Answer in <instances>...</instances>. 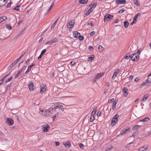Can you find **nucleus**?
I'll list each match as a JSON object with an SVG mask.
<instances>
[{"mask_svg":"<svg viewBox=\"0 0 151 151\" xmlns=\"http://www.w3.org/2000/svg\"><path fill=\"white\" fill-rule=\"evenodd\" d=\"M50 108L48 110H40V114L42 115L45 116H50V114H51V112L52 110V109L50 110Z\"/></svg>","mask_w":151,"mask_h":151,"instance_id":"f257e3e1","label":"nucleus"},{"mask_svg":"<svg viewBox=\"0 0 151 151\" xmlns=\"http://www.w3.org/2000/svg\"><path fill=\"white\" fill-rule=\"evenodd\" d=\"M129 57H131V60L133 61H137L139 58V56L137 53H133L130 55Z\"/></svg>","mask_w":151,"mask_h":151,"instance_id":"f03ea898","label":"nucleus"},{"mask_svg":"<svg viewBox=\"0 0 151 151\" xmlns=\"http://www.w3.org/2000/svg\"><path fill=\"white\" fill-rule=\"evenodd\" d=\"M114 17V16L110 15L109 14H107L104 17V21L106 22L109 21L110 19H112Z\"/></svg>","mask_w":151,"mask_h":151,"instance_id":"7ed1b4c3","label":"nucleus"},{"mask_svg":"<svg viewBox=\"0 0 151 151\" xmlns=\"http://www.w3.org/2000/svg\"><path fill=\"white\" fill-rule=\"evenodd\" d=\"M104 74V73H98L93 79V82H96L97 80L101 78Z\"/></svg>","mask_w":151,"mask_h":151,"instance_id":"20e7f679","label":"nucleus"},{"mask_svg":"<svg viewBox=\"0 0 151 151\" xmlns=\"http://www.w3.org/2000/svg\"><path fill=\"white\" fill-rule=\"evenodd\" d=\"M74 23L75 22L73 20H70L69 23L67 24V26L68 27L72 28L74 26Z\"/></svg>","mask_w":151,"mask_h":151,"instance_id":"39448f33","label":"nucleus"},{"mask_svg":"<svg viewBox=\"0 0 151 151\" xmlns=\"http://www.w3.org/2000/svg\"><path fill=\"white\" fill-rule=\"evenodd\" d=\"M60 105H61L59 104H53L50 107V109H52V110L53 109L55 110L57 109L60 106Z\"/></svg>","mask_w":151,"mask_h":151,"instance_id":"423d86ee","label":"nucleus"},{"mask_svg":"<svg viewBox=\"0 0 151 151\" xmlns=\"http://www.w3.org/2000/svg\"><path fill=\"white\" fill-rule=\"evenodd\" d=\"M122 91L123 92V95L125 97H126L128 94V89L126 87H124L122 88Z\"/></svg>","mask_w":151,"mask_h":151,"instance_id":"0eeeda50","label":"nucleus"},{"mask_svg":"<svg viewBox=\"0 0 151 151\" xmlns=\"http://www.w3.org/2000/svg\"><path fill=\"white\" fill-rule=\"evenodd\" d=\"M43 127V131L44 132H47L49 130L50 127L47 124H45L42 126Z\"/></svg>","mask_w":151,"mask_h":151,"instance_id":"6e6552de","label":"nucleus"},{"mask_svg":"<svg viewBox=\"0 0 151 151\" xmlns=\"http://www.w3.org/2000/svg\"><path fill=\"white\" fill-rule=\"evenodd\" d=\"M130 129L129 127H128V128L127 129L125 128L122 129V130H121L119 135H124L126 133L127 131H129Z\"/></svg>","mask_w":151,"mask_h":151,"instance_id":"1a4fd4ad","label":"nucleus"},{"mask_svg":"<svg viewBox=\"0 0 151 151\" xmlns=\"http://www.w3.org/2000/svg\"><path fill=\"white\" fill-rule=\"evenodd\" d=\"M46 86L45 85L41 86L40 93H43L44 92L46 91Z\"/></svg>","mask_w":151,"mask_h":151,"instance_id":"9d476101","label":"nucleus"},{"mask_svg":"<svg viewBox=\"0 0 151 151\" xmlns=\"http://www.w3.org/2000/svg\"><path fill=\"white\" fill-rule=\"evenodd\" d=\"M120 70L119 69L116 70L114 73L112 77V79H114L116 77L117 75L119 73Z\"/></svg>","mask_w":151,"mask_h":151,"instance_id":"9b49d317","label":"nucleus"},{"mask_svg":"<svg viewBox=\"0 0 151 151\" xmlns=\"http://www.w3.org/2000/svg\"><path fill=\"white\" fill-rule=\"evenodd\" d=\"M116 3L118 4H122L126 3V0H116Z\"/></svg>","mask_w":151,"mask_h":151,"instance_id":"f8f14e48","label":"nucleus"},{"mask_svg":"<svg viewBox=\"0 0 151 151\" xmlns=\"http://www.w3.org/2000/svg\"><path fill=\"white\" fill-rule=\"evenodd\" d=\"M63 144L65 146V147L68 148L70 147L71 145L70 142L68 140L65 143H63Z\"/></svg>","mask_w":151,"mask_h":151,"instance_id":"ddd939ff","label":"nucleus"},{"mask_svg":"<svg viewBox=\"0 0 151 151\" xmlns=\"http://www.w3.org/2000/svg\"><path fill=\"white\" fill-rule=\"evenodd\" d=\"M80 36V34L77 31H74L73 32V36L76 38H78Z\"/></svg>","mask_w":151,"mask_h":151,"instance_id":"4468645a","label":"nucleus"},{"mask_svg":"<svg viewBox=\"0 0 151 151\" xmlns=\"http://www.w3.org/2000/svg\"><path fill=\"white\" fill-rule=\"evenodd\" d=\"M34 84L32 82L30 83L29 84V88L30 91H33L34 90Z\"/></svg>","mask_w":151,"mask_h":151,"instance_id":"2eb2a0df","label":"nucleus"},{"mask_svg":"<svg viewBox=\"0 0 151 151\" xmlns=\"http://www.w3.org/2000/svg\"><path fill=\"white\" fill-rule=\"evenodd\" d=\"M7 2V0H0V6H2Z\"/></svg>","mask_w":151,"mask_h":151,"instance_id":"dca6fc26","label":"nucleus"},{"mask_svg":"<svg viewBox=\"0 0 151 151\" xmlns=\"http://www.w3.org/2000/svg\"><path fill=\"white\" fill-rule=\"evenodd\" d=\"M88 1V0H78V2L82 4L87 3Z\"/></svg>","mask_w":151,"mask_h":151,"instance_id":"f3484780","label":"nucleus"},{"mask_svg":"<svg viewBox=\"0 0 151 151\" xmlns=\"http://www.w3.org/2000/svg\"><path fill=\"white\" fill-rule=\"evenodd\" d=\"M97 5V3H95L93 4H90L89 6L91 7L90 8H92V9H93V8L94 7H95Z\"/></svg>","mask_w":151,"mask_h":151,"instance_id":"a211bd4d","label":"nucleus"},{"mask_svg":"<svg viewBox=\"0 0 151 151\" xmlns=\"http://www.w3.org/2000/svg\"><path fill=\"white\" fill-rule=\"evenodd\" d=\"M93 10V9H92V8H90L88 11L86 13V14L87 16L89 15Z\"/></svg>","mask_w":151,"mask_h":151,"instance_id":"6ab92c4d","label":"nucleus"},{"mask_svg":"<svg viewBox=\"0 0 151 151\" xmlns=\"http://www.w3.org/2000/svg\"><path fill=\"white\" fill-rule=\"evenodd\" d=\"M117 103V101H114L113 102V105L112 106V109L113 110L115 109L116 107V104Z\"/></svg>","mask_w":151,"mask_h":151,"instance_id":"aec40b11","label":"nucleus"},{"mask_svg":"<svg viewBox=\"0 0 151 151\" xmlns=\"http://www.w3.org/2000/svg\"><path fill=\"white\" fill-rule=\"evenodd\" d=\"M141 14L140 13H138L136 14L135 15L134 17L133 20L136 21L138 17L139 16H140Z\"/></svg>","mask_w":151,"mask_h":151,"instance_id":"412c9836","label":"nucleus"},{"mask_svg":"<svg viewBox=\"0 0 151 151\" xmlns=\"http://www.w3.org/2000/svg\"><path fill=\"white\" fill-rule=\"evenodd\" d=\"M139 126H140L138 125H135V126L133 127L132 130L134 131L137 130L139 128Z\"/></svg>","mask_w":151,"mask_h":151,"instance_id":"4be33fe9","label":"nucleus"},{"mask_svg":"<svg viewBox=\"0 0 151 151\" xmlns=\"http://www.w3.org/2000/svg\"><path fill=\"white\" fill-rule=\"evenodd\" d=\"M148 98V96L145 95L143 97V99L141 100V102H144Z\"/></svg>","mask_w":151,"mask_h":151,"instance_id":"5701e85b","label":"nucleus"},{"mask_svg":"<svg viewBox=\"0 0 151 151\" xmlns=\"http://www.w3.org/2000/svg\"><path fill=\"white\" fill-rule=\"evenodd\" d=\"M6 19V17L5 16H4L0 18V23L2 22L4 20Z\"/></svg>","mask_w":151,"mask_h":151,"instance_id":"b1692460","label":"nucleus"},{"mask_svg":"<svg viewBox=\"0 0 151 151\" xmlns=\"http://www.w3.org/2000/svg\"><path fill=\"white\" fill-rule=\"evenodd\" d=\"M129 23L127 21H125L124 22V26L125 28H127L129 25Z\"/></svg>","mask_w":151,"mask_h":151,"instance_id":"393cba45","label":"nucleus"},{"mask_svg":"<svg viewBox=\"0 0 151 151\" xmlns=\"http://www.w3.org/2000/svg\"><path fill=\"white\" fill-rule=\"evenodd\" d=\"M150 120V119L148 117H146L144 119L141 120L140 122H147Z\"/></svg>","mask_w":151,"mask_h":151,"instance_id":"a878e982","label":"nucleus"},{"mask_svg":"<svg viewBox=\"0 0 151 151\" xmlns=\"http://www.w3.org/2000/svg\"><path fill=\"white\" fill-rule=\"evenodd\" d=\"M58 19H59V18H58V19L52 24V25L51 26V29H54V27H55V25Z\"/></svg>","mask_w":151,"mask_h":151,"instance_id":"bb28decb","label":"nucleus"},{"mask_svg":"<svg viewBox=\"0 0 151 151\" xmlns=\"http://www.w3.org/2000/svg\"><path fill=\"white\" fill-rule=\"evenodd\" d=\"M144 148V147L143 146L142 147L139 148L137 151H147V147H146L144 148V150H143V148Z\"/></svg>","mask_w":151,"mask_h":151,"instance_id":"cd10ccee","label":"nucleus"},{"mask_svg":"<svg viewBox=\"0 0 151 151\" xmlns=\"http://www.w3.org/2000/svg\"><path fill=\"white\" fill-rule=\"evenodd\" d=\"M20 7V5H18L17 6L15 7L14 8H13L12 9V10H15L16 11H19L20 9H19V8Z\"/></svg>","mask_w":151,"mask_h":151,"instance_id":"c85d7f7f","label":"nucleus"},{"mask_svg":"<svg viewBox=\"0 0 151 151\" xmlns=\"http://www.w3.org/2000/svg\"><path fill=\"white\" fill-rule=\"evenodd\" d=\"M136 47V45L134 44H132L131 46H130V48L131 50L133 51H134L135 50V49H134V47Z\"/></svg>","mask_w":151,"mask_h":151,"instance_id":"c756f323","label":"nucleus"},{"mask_svg":"<svg viewBox=\"0 0 151 151\" xmlns=\"http://www.w3.org/2000/svg\"><path fill=\"white\" fill-rule=\"evenodd\" d=\"M92 56H93V57L91 56V57H89L88 58V61H92L93 60H94V56L93 55H92Z\"/></svg>","mask_w":151,"mask_h":151,"instance_id":"7c9ffc66","label":"nucleus"},{"mask_svg":"<svg viewBox=\"0 0 151 151\" xmlns=\"http://www.w3.org/2000/svg\"><path fill=\"white\" fill-rule=\"evenodd\" d=\"M9 74L7 75L6 76H5L0 81V85L5 80L6 76H7Z\"/></svg>","mask_w":151,"mask_h":151,"instance_id":"2f4dec72","label":"nucleus"},{"mask_svg":"<svg viewBox=\"0 0 151 151\" xmlns=\"http://www.w3.org/2000/svg\"><path fill=\"white\" fill-rule=\"evenodd\" d=\"M119 117L118 115L116 114L114 116L113 118L114 119L116 120V121H117Z\"/></svg>","mask_w":151,"mask_h":151,"instance_id":"473e14b6","label":"nucleus"},{"mask_svg":"<svg viewBox=\"0 0 151 151\" xmlns=\"http://www.w3.org/2000/svg\"><path fill=\"white\" fill-rule=\"evenodd\" d=\"M96 112V110L95 109H93L91 113V115L92 116H93L95 114Z\"/></svg>","mask_w":151,"mask_h":151,"instance_id":"72a5a7b5","label":"nucleus"},{"mask_svg":"<svg viewBox=\"0 0 151 151\" xmlns=\"http://www.w3.org/2000/svg\"><path fill=\"white\" fill-rule=\"evenodd\" d=\"M58 39L57 38L55 37L52 40V41L53 43H54L57 42L58 41Z\"/></svg>","mask_w":151,"mask_h":151,"instance_id":"f704fd0d","label":"nucleus"},{"mask_svg":"<svg viewBox=\"0 0 151 151\" xmlns=\"http://www.w3.org/2000/svg\"><path fill=\"white\" fill-rule=\"evenodd\" d=\"M87 24L88 25H91V27H93L94 26V25L93 24V22L92 21H91L89 22Z\"/></svg>","mask_w":151,"mask_h":151,"instance_id":"c9c22d12","label":"nucleus"},{"mask_svg":"<svg viewBox=\"0 0 151 151\" xmlns=\"http://www.w3.org/2000/svg\"><path fill=\"white\" fill-rule=\"evenodd\" d=\"M98 50L100 51H102L103 50V47L101 45H100L99 46Z\"/></svg>","mask_w":151,"mask_h":151,"instance_id":"e433bc0d","label":"nucleus"},{"mask_svg":"<svg viewBox=\"0 0 151 151\" xmlns=\"http://www.w3.org/2000/svg\"><path fill=\"white\" fill-rule=\"evenodd\" d=\"M22 72V70H20L15 75V78H17L19 75Z\"/></svg>","mask_w":151,"mask_h":151,"instance_id":"4c0bfd02","label":"nucleus"},{"mask_svg":"<svg viewBox=\"0 0 151 151\" xmlns=\"http://www.w3.org/2000/svg\"><path fill=\"white\" fill-rule=\"evenodd\" d=\"M58 113L56 114L55 115L52 116V118H53V120H54V119L58 116Z\"/></svg>","mask_w":151,"mask_h":151,"instance_id":"58836bf2","label":"nucleus"},{"mask_svg":"<svg viewBox=\"0 0 151 151\" xmlns=\"http://www.w3.org/2000/svg\"><path fill=\"white\" fill-rule=\"evenodd\" d=\"M134 2L136 5L137 6H138L139 3L138 2L137 0H134Z\"/></svg>","mask_w":151,"mask_h":151,"instance_id":"ea45409f","label":"nucleus"},{"mask_svg":"<svg viewBox=\"0 0 151 151\" xmlns=\"http://www.w3.org/2000/svg\"><path fill=\"white\" fill-rule=\"evenodd\" d=\"M94 116H92L90 117V121L91 122H92L94 120Z\"/></svg>","mask_w":151,"mask_h":151,"instance_id":"a19ab883","label":"nucleus"},{"mask_svg":"<svg viewBox=\"0 0 151 151\" xmlns=\"http://www.w3.org/2000/svg\"><path fill=\"white\" fill-rule=\"evenodd\" d=\"M14 123L13 119L10 118V126L12 125Z\"/></svg>","mask_w":151,"mask_h":151,"instance_id":"79ce46f5","label":"nucleus"},{"mask_svg":"<svg viewBox=\"0 0 151 151\" xmlns=\"http://www.w3.org/2000/svg\"><path fill=\"white\" fill-rule=\"evenodd\" d=\"M147 82L148 83H150L151 82V79L149 77H148V78L147 80Z\"/></svg>","mask_w":151,"mask_h":151,"instance_id":"37998d69","label":"nucleus"},{"mask_svg":"<svg viewBox=\"0 0 151 151\" xmlns=\"http://www.w3.org/2000/svg\"><path fill=\"white\" fill-rule=\"evenodd\" d=\"M79 145L80 147V148L81 149H83V148L84 147V145H83V144L81 143L79 144Z\"/></svg>","mask_w":151,"mask_h":151,"instance_id":"c03bdc74","label":"nucleus"},{"mask_svg":"<svg viewBox=\"0 0 151 151\" xmlns=\"http://www.w3.org/2000/svg\"><path fill=\"white\" fill-rule=\"evenodd\" d=\"M53 42L51 40H50V41H49L47 42H46V43H45V44L46 45H50Z\"/></svg>","mask_w":151,"mask_h":151,"instance_id":"a18cd8bd","label":"nucleus"},{"mask_svg":"<svg viewBox=\"0 0 151 151\" xmlns=\"http://www.w3.org/2000/svg\"><path fill=\"white\" fill-rule=\"evenodd\" d=\"M129 55H126L125 56H124V58L127 60L129 58H130V57H129Z\"/></svg>","mask_w":151,"mask_h":151,"instance_id":"49530a36","label":"nucleus"},{"mask_svg":"<svg viewBox=\"0 0 151 151\" xmlns=\"http://www.w3.org/2000/svg\"><path fill=\"white\" fill-rule=\"evenodd\" d=\"M54 3L53 2H52L51 4V6H50L49 9H48V10H50L51 9L52 7L54 5Z\"/></svg>","mask_w":151,"mask_h":151,"instance_id":"de8ad7c7","label":"nucleus"},{"mask_svg":"<svg viewBox=\"0 0 151 151\" xmlns=\"http://www.w3.org/2000/svg\"><path fill=\"white\" fill-rule=\"evenodd\" d=\"M46 49H44L41 51V54L42 55H43L46 52Z\"/></svg>","mask_w":151,"mask_h":151,"instance_id":"09e8293b","label":"nucleus"},{"mask_svg":"<svg viewBox=\"0 0 151 151\" xmlns=\"http://www.w3.org/2000/svg\"><path fill=\"white\" fill-rule=\"evenodd\" d=\"M88 49H89V50H90V51H93V50L94 48H93V47L92 46H90L89 47Z\"/></svg>","mask_w":151,"mask_h":151,"instance_id":"8fccbe9b","label":"nucleus"},{"mask_svg":"<svg viewBox=\"0 0 151 151\" xmlns=\"http://www.w3.org/2000/svg\"><path fill=\"white\" fill-rule=\"evenodd\" d=\"M124 11V8L122 9L119 12V13H122Z\"/></svg>","mask_w":151,"mask_h":151,"instance_id":"3c124183","label":"nucleus"},{"mask_svg":"<svg viewBox=\"0 0 151 151\" xmlns=\"http://www.w3.org/2000/svg\"><path fill=\"white\" fill-rule=\"evenodd\" d=\"M95 33V32L94 31H92L90 33V35L91 36H92Z\"/></svg>","mask_w":151,"mask_h":151,"instance_id":"603ef678","label":"nucleus"},{"mask_svg":"<svg viewBox=\"0 0 151 151\" xmlns=\"http://www.w3.org/2000/svg\"><path fill=\"white\" fill-rule=\"evenodd\" d=\"M79 40H83L84 37L83 36H80L79 37H78Z\"/></svg>","mask_w":151,"mask_h":151,"instance_id":"864d4df0","label":"nucleus"},{"mask_svg":"<svg viewBox=\"0 0 151 151\" xmlns=\"http://www.w3.org/2000/svg\"><path fill=\"white\" fill-rule=\"evenodd\" d=\"M58 108H60L62 111H64V108L62 105L60 106Z\"/></svg>","mask_w":151,"mask_h":151,"instance_id":"5fc2aeb1","label":"nucleus"},{"mask_svg":"<svg viewBox=\"0 0 151 151\" xmlns=\"http://www.w3.org/2000/svg\"><path fill=\"white\" fill-rule=\"evenodd\" d=\"M116 122H117V121H116V120L114 119L113 118H112V120L111 121V123H116Z\"/></svg>","mask_w":151,"mask_h":151,"instance_id":"6e6d98bb","label":"nucleus"},{"mask_svg":"<svg viewBox=\"0 0 151 151\" xmlns=\"http://www.w3.org/2000/svg\"><path fill=\"white\" fill-rule=\"evenodd\" d=\"M75 64V62L73 61H71L70 63V64L71 66H73Z\"/></svg>","mask_w":151,"mask_h":151,"instance_id":"4d7b16f0","label":"nucleus"},{"mask_svg":"<svg viewBox=\"0 0 151 151\" xmlns=\"http://www.w3.org/2000/svg\"><path fill=\"white\" fill-rule=\"evenodd\" d=\"M148 83L147 82V80L145 82L142 83V86H144L146 85Z\"/></svg>","mask_w":151,"mask_h":151,"instance_id":"13d9d810","label":"nucleus"},{"mask_svg":"<svg viewBox=\"0 0 151 151\" xmlns=\"http://www.w3.org/2000/svg\"><path fill=\"white\" fill-rule=\"evenodd\" d=\"M6 122L7 124H8L9 125V119L8 118L6 120Z\"/></svg>","mask_w":151,"mask_h":151,"instance_id":"bf43d9fd","label":"nucleus"},{"mask_svg":"<svg viewBox=\"0 0 151 151\" xmlns=\"http://www.w3.org/2000/svg\"><path fill=\"white\" fill-rule=\"evenodd\" d=\"M15 65V64L14 62H13L12 64L10 65V68H12Z\"/></svg>","mask_w":151,"mask_h":151,"instance_id":"052dcab7","label":"nucleus"},{"mask_svg":"<svg viewBox=\"0 0 151 151\" xmlns=\"http://www.w3.org/2000/svg\"><path fill=\"white\" fill-rule=\"evenodd\" d=\"M114 98H112L111 99V100H109L108 101L109 103H111V101H114Z\"/></svg>","mask_w":151,"mask_h":151,"instance_id":"680f3d73","label":"nucleus"},{"mask_svg":"<svg viewBox=\"0 0 151 151\" xmlns=\"http://www.w3.org/2000/svg\"><path fill=\"white\" fill-rule=\"evenodd\" d=\"M26 67H27L26 66H25V65L24 66L22 67V69H21V70H22V72L23 70H24L26 68Z\"/></svg>","mask_w":151,"mask_h":151,"instance_id":"e2e57ef3","label":"nucleus"},{"mask_svg":"<svg viewBox=\"0 0 151 151\" xmlns=\"http://www.w3.org/2000/svg\"><path fill=\"white\" fill-rule=\"evenodd\" d=\"M113 148V147L111 146L109 147H108V149L107 150H106L107 151L109 150H110L111 149Z\"/></svg>","mask_w":151,"mask_h":151,"instance_id":"0e129e2a","label":"nucleus"},{"mask_svg":"<svg viewBox=\"0 0 151 151\" xmlns=\"http://www.w3.org/2000/svg\"><path fill=\"white\" fill-rule=\"evenodd\" d=\"M55 145H56V146H59L60 144V142H55Z\"/></svg>","mask_w":151,"mask_h":151,"instance_id":"69168bd1","label":"nucleus"},{"mask_svg":"<svg viewBox=\"0 0 151 151\" xmlns=\"http://www.w3.org/2000/svg\"><path fill=\"white\" fill-rule=\"evenodd\" d=\"M101 114V112L100 111H98L97 113V115L98 116H99Z\"/></svg>","mask_w":151,"mask_h":151,"instance_id":"338daca9","label":"nucleus"},{"mask_svg":"<svg viewBox=\"0 0 151 151\" xmlns=\"http://www.w3.org/2000/svg\"><path fill=\"white\" fill-rule=\"evenodd\" d=\"M139 79L138 78H137L134 79V81L135 82H137L139 81Z\"/></svg>","mask_w":151,"mask_h":151,"instance_id":"774afa93","label":"nucleus"}]
</instances>
